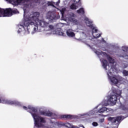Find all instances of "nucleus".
Wrapping results in <instances>:
<instances>
[{"instance_id":"nucleus-1","label":"nucleus","mask_w":128,"mask_h":128,"mask_svg":"<svg viewBox=\"0 0 128 128\" xmlns=\"http://www.w3.org/2000/svg\"><path fill=\"white\" fill-rule=\"evenodd\" d=\"M40 12H34L30 14L26 18H24L23 28L26 30L27 28L28 34H30V26L34 29V32H42V28L48 26V23L42 20H40Z\"/></svg>"},{"instance_id":"nucleus-2","label":"nucleus","mask_w":128,"mask_h":128,"mask_svg":"<svg viewBox=\"0 0 128 128\" xmlns=\"http://www.w3.org/2000/svg\"><path fill=\"white\" fill-rule=\"evenodd\" d=\"M28 108L30 110V111L28 112L31 114L34 119L35 126H36V128H42V124H46V119L40 116H38V114H36V112H38V109L30 106H28Z\"/></svg>"},{"instance_id":"nucleus-3","label":"nucleus","mask_w":128,"mask_h":128,"mask_svg":"<svg viewBox=\"0 0 128 128\" xmlns=\"http://www.w3.org/2000/svg\"><path fill=\"white\" fill-rule=\"evenodd\" d=\"M121 94L122 93H120L119 94H116V95L113 94L110 96L108 100V102H110L111 104H112V106H114V104H116L118 98V96H120Z\"/></svg>"},{"instance_id":"nucleus-4","label":"nucleus","mask_w":128,"mask_h":128,"mask_svg":"<svg viewBox=\"0 0 128 128\" xmlns=\"http://www.w3.org/2000/svg\"><path fill=\"white\" fill-rule=\"evenodd\" d=\"M0 102H2V104H14L15 106H18V104H20V102L16 100L12 101L8 99H2V100L0 99Z\"/></svg>"},{"instance_id":"nucleus-5","label":"nucleus","mask_w":128,"mask_h":128,"mask_svg":"<svg viewBox=\"0 0 128 128\" xmlns=\"http://www.w3.org/2000/svg\"><path fill=\"white\" fill-rule=\"evenodd\" d=\"M46 18L50 22H55V20L60 18V16H56V14L52 12L48 13L47 14Z\"/></svg>"},{"instance_id":"nucleus-6","label":"nucleus","mask_w":128,"mask_h":128,"mask_svg":"<svg viewBox=\"0 0 128 128\" xmlns=\"http://www.w3.org/2000/svg\"><path fill=\"white\" fill-rule=\"evenodd\" d=\"M12 9L11 8H8L6 9H2V16H12Z\"/></svg>"},{"instance_id":"nucleus-7","label":"nucleus","mask_w":128,"mask_h":128,"mask_svg":"<svg viewBox=\"0 0 128 128\" xmlns=\"http://www.w3.org/2000/svg\"><path fill=\"white\" fill-rule=\"evenodd\" d=\"M108 120H110L113 124H120L122 120V117L118 116L116 118L110 117L108 118Z\"/></svg>"},{"instance_id":"nucleus-8","label":"nucleus","mask_w":128,"mask_h":128,"mask_svg":"<svg viewBox=\"0 0 128 128\" xmlns=\"http://www.w3.org/2000/svg\"><path fill=\"white\" fill-rule=\"evenodd\" d=\"M84 20L86 22V24H87L88 28H92L93 30L94 28V26L92 24V21L90 20V19L86 17L84 18Z\"/></svg>"},{"instance_id":"nucleus-9","label":"nucleus","mask_w":128,"mask_h":128,"mask_svg":"<svg viewBox=\"0 0 128 128\" xmlns=\"http://www.w3.org/2000/svg\"><path fill=\"white\" fill-rule=\"evenodd\" d=\"M40 114L41 116H52L54 114L50 111H40Z\"/></svg>"},{"instance_id":"nucleus-10","label":"nucleus","mask_w":128,"mask_h":128,"mask_svg":"<svg viewBox=\"0 0 128 128\" xmlns=\"http://www.w3.org/2000/svg\"><path fill=\"white\" fill-rule=\"evenodd\" d=\"M66 34L68 36H69L70 38H74V36H76V34L72 32V29H68L66 32Z\"/></svg>"},{"instance_id":"nucleus-11","label":"nucleus","mask_w":128,"mask_h":128,"mask_svg":"<svg viewBox=\"0 0 128 128\" xmlns=\"http://www.w3.org/2000/svg\"><path fill=\"white\" fill-rule=\"evenodd\" d=\"M104 56L106 55V58H107V60H108V62H109L110 64H114V59L110 57V56L106 54V52H104Z\"/></svg>"},{"instance_id":"nucleus-12","label":"nucleus","mask_w":128,"mask_h":128,"mask_svg":"<svg viewBox=\"0 0 128 128\" xmlns=\"http://www.w3.org/2000/svg\"><path fill=\"white\" fill-rule=\"evenodd\" d=\"M30 0H10L11 2H12L14 4H19L22 2H28Z\"/></svg>"},{"instance_id":"nucleus-13","label":"nucleus","mask_w":128,"mask_h":128,"mask_svg":"<svg viewBox=\"0 0 128 128\" xmlns=\"http://www.w3.org/2000/svg\"><path fill=\"white\" fill-rule=\"evenodd\" d=\"M108 78L111 82L114 84H116L118 82V80L116 78V77H114L112 76H108Z\"/></svg>"},{"instance_id":"nucleus-14","label":"nucleus","mask_w":128,"mask_h":128,"mask_svg":"<svg viewBox=\"0 0 128 128\" xmlns=\"http://www.w3.org/2000/svg\"><path fill=\"white\" fill-rule=\"evenodd\" d=\"M77 14H80V16H84L86 12L84 11V8H80L79 10H76Z\"/></svg>"},{"instance_id":"nucleus-15","label":"nucleus","mask_w":128,"mask_h":128,"mask_svg":"<svg viewBox=\"0 0 128 128\" xmlns=\"http://www.w3.org/2000/svg\"><path fill=\"white\" fill-rule=\"evenodd\" d=\"M60 125L62 126H66V128H72V124L68 122H66V123L60 122Z\"/></svg>"},{"instance_id":"nucleus-16","label":"nucleus","mask_w":128,"mask_h":128,"mask_svg":"<svg viewBox=\"0 0 128 128\" xmlns=\"http://www.w3.org/2000/svg\"><path fill=\"white\" fill-rule=\"evenodd\" d=\"M102 64L103 68L106 70H108L106 69V66H108V60L104 59H102Z\"/></svg>"},{"instance_id":"nucleus-17","label":"nucleus","mask_w":128,"mask_h":128,"mask_svg":"<svg viewBox=\"0 0 128 128\" xmlns=\"http://www.w3.org/2000/svg\"><path fill=\"white\" fill-rule=\"evenodd\" d=\"M108 110H110V109L106 107H102L101 108L99 109V110H98V112L102 114L104 112H108Z\"/></svg>"},{"instance_id":"nucleus-18","label":"nucleus","mask_w":128,"mask_h":128,"mask_svg":"<svg viewBox=\"0 0 128 128\" xmlns=\"http://www.w3.org/2000/svg\"><path fill=\"white\" fill-rule=\"evenodd\" d=\"M63 118H66L67 120H72L74 118V116L70 114H66L62 116Z\"/></svg>"},{"instance_id":"nucleus-19","label":"nucleus","mask_w":128,"mask_h":128,"mask_svg":"<svg viewBox=\"0 0 128 128\" xmlns=\"http://www.w3.org/2000/svg\"><path fill=\"white\" fill-rule=\"evenodd\" d=\"M74 2L75 4H77L78 6H82L80 0H74Z\"/></svg>"},{"instance_id":"nucleus-20","label":"nucleus","mask_w":128,"mask_h":128,"mask_svg":"<svg viewBox=\"0 0 128 128\" xmlns=\"http://www.w3.org/2000/svg\"><path fill=\"white\" fill-rule=\"evenodd\" d=\"M46 4L48 6H53V8H56V6L54 5V2H52L48 1Z\"/></svg>"},{"instance_id":"nucleus-21","label":"nucleus","mask_w":128,"mask_h":128,"mask_svg":"<svg viewBox=\"0 0 128 128\" xmlns=\"http://www.w3.org/2000/svg\"><path fill=\"white\" fill-rule=\"evenodd\" d=\"M76 4H75V3L71 4L70 6V8L71 10H76Z\"/></svg>"},{"instance_id":"nucleus-22","label":"nucleus","mask_w":128,"mask_h":128,"mask_svg":"<svg viewBox=\"0 0 128 128\" xmlns=\"http://www.w3.org/2000/svg\"><path fill=\"white\" fill-rule=\"evenodd\" d=\"M122 74H123V75L124 76H128V71L126 70H124L122 71Z\"/></svg>"},{"instance_id":"nucleus-23","label":"nucleus","mask_w":128,"mask_h":128,"mask_svg":"<svg viewBox=\"0 0 128 128\" xmlns=\"http://www.w3.org/2000/svg\"><path fill=\"white\" fill-rule=\"evenodd\" d=\"M70 20L72 22H74L75 24H76V22H78V20H76V19L74 18H71Z\"/></svg>"},{"instance_id":"nucleus-24","label":"nucleus","mask_w":128,"mask_h":128,"mask_svg":"<svg viewBox=\"0 0 128 128\" xmlns=\"http://www.w3.org/2000/svg\"><path fill=\"white\" fill-rule=\"evenodd\" d=\"M18 13V10L17 9H15L14 10H12V16L14 14H17Z\"/></svg>"},{"instance_id":"nucleus-25","label":"nucleus","mask_w":128,"mask_h":128,"mask_svg":"<svg viewBox=\"0 0 128 128\" xmlns=\"http://www.w3.org/2000/svg\"><path fill=\"white\" fill-rule=\"evenodd\" d=\"M64 12H66V8H63L62 9V10H60V12H61L62 16H64Z\"/></svg>"},{"instance_id":"nucleus-26","label":"nucleus","mask_w":128,"mask_h":128,"mask_svg":"<svg viewBox=\"0 0 128 128\" xmlns=\"http://www.w3.org/2000/svg\"><path fill=\"white\" fill-rule=\"evenodd\" d=\"M92 34H94V32H98V29H96V27H94V28H92Z\"/></svg>"},{"instance_id":"nucleus-27","label":"nucleus","mask_w":128,"mask_h":128,"mask_svg":"<svg viewBox=\"0 0 128 128\" xmlns=\"http://www.w3.org/2000/svg\"><path fill=\"white\" fill-rule=\"evenodd\" d=\"M122 58H125L126 60H128V55L125 54V55H122L121 56Z\"/></svg>"},{"instance_id":"nucleus-28","label":"nucleus","mask_w":128,"mask_h":128,"mask_svg":"<svg viewBox=\"0 0 128 128\" xmlns=\"http://www.w3.org/2000/svg\"><path fill=\"white\" fill-rule=\"evenodd\" d=\"M60 36H65L66 34H64V32H59Z\"/></svg>"},{"instance_id":"nucleus-29","label":"nucleus","mask_w":128,"mask_h":128,"mask_svg":"<svg viewBox=\"0 0 128 128\" xmlns=\"http://www.w3.org/2000/svg\"><path fill=\"white\" fill-rule=\"evenodd\" d=\"M92 126H98V122H93Z\"/></svg>"},{"instance_id":"nucleus-30","label":"nucleus","mask_w":128,"mask_h":128,"mask_svg":"<svg viewBox=\"0 0 128 128\" xmlns=\"http://www.w3.org/2000/svg\"><path fill=\"white\" fill-rule=\"evenodd\" d=\"M2 16V8H0V18Z\"/></svg>"},{"instance_id":"nucleus-31","label":"nucleus","mask_w":128,"mask_h":128,"mask_svg":"<svg viewBox=\"0 0 128 128\" xmlns=\"http://www.w3.org/2000/svg\"><path fill=\"white\" fill-rule=\"evenodd\" d=\"M48 28H49L50 30H54V26H52V25H49Z\"/></svg>"},{"instance_id":"nucleus-32","label":"nucleus","mask_w":128,"mask_h":128,"mask_svg":"<svg viewBox=\"0 0 128 128\" xmlns=\"http://www.w3.org/2000/svg\"><path fill=\"white\" fill-rule=\"evenodd\" d=\"M23 108H24V110H28V107H26V106H23Z\"/></svg>"},{"instance_id":"nucleus-33","label":"nucleus","mask_w":128,"mask_h":128,"mask_svg":"<svg viewBox=\"0 0 128 128\" xmlns=\"http://www.w3.org/2000/svg\"><path fill=\"white\" fill-rule=\"evenodd\" d=\"M100 122H104V118L100 119Z\"/></svg>"},{"instance_id":"nucleus-34","label":"nucleus","mask_w":128,"mask_h":128,"mask_svg":"<svg viewBox=\"0 0 128 128\" xmlns=\"http://www.w3.org/2000/svg\"><path fill=\"white\" fill-rule=\"evenodd\" d=\"M123 48H124V50H128V47L124 46L123 47Z\"/></svg>"},{"instance_id":"nucleus-35","label":"nucleus","mask_w":128,"mask_h":128,"mask_svg":"<svg viewBox=\"0 0 128 128\" xmlns=\"http://www.w3.org/2000/svg\"><path fill=\"white\" fill-rule=\"evenodd\" d=\"M60 0H58V2H56V6H58V4H60Z\"/></svg>"},{"instance_id":"nucleus-36","label":"nucleus","mask_w":128,"mask_h":128,"mask_svg":"<svg viewBox=\"0 0 128 128\" xmlns=\"http://www.w3.org/2000/svg\"><path fill=\"white\" fill-rule=\"evenodd\" d=\"M100 34H96V38H100Z\"/></svg>"},{"instance_id":"nucleus-37","label":"nucleus","mask_w":128,"mask_h":128,"mask_svg":"<svg viewBox=\"0 0 128 128\" xmlns=\"http://www.w3.org/2000/svg\"><path fill=\"white\" fill-rule=\"evenodd\" d=\"M72 128H78V127L74 126L72 125Z\"/></svg>"},{"instance_id":"nucleus-38","label":"nucleus","mask_w":128,"mask_h":128,"mask_svg":"<svg viewBox=\"0 0 128 128\" xmlns=\"http://www.w3.org/2000/svg\"><path fill=\"white\" fill-rule=\"evenodd\" d=\"M82 126L83 128H84V126Z\"/></svg>"},{"instance_id":"nucleus-39","label":"nucleus","mask_w":128,"mask_h":128,"mask_svg":"<svg viewBox=\"0 0 128 128\" xmlns=\"http://www.w3.org/2000/svg\"><path fill=\"white\" fill-rule=\"evenodd\" d=\"M123 52H124V50H122Z\"/></svg>"},{"instance_id":"nucleus-40","label":"nucleus","mask_w":128,"mask_h":128,"mask_svg":"<svg viewBox=\"0 0 128 128\" xmlns=\"http://www.w3.org/2000/svg\"><path fill=\"white\" fill-rule=\"evenodd\" d=\"M78 128H80L78 127Z\"/></svg>"}]
</instances>
